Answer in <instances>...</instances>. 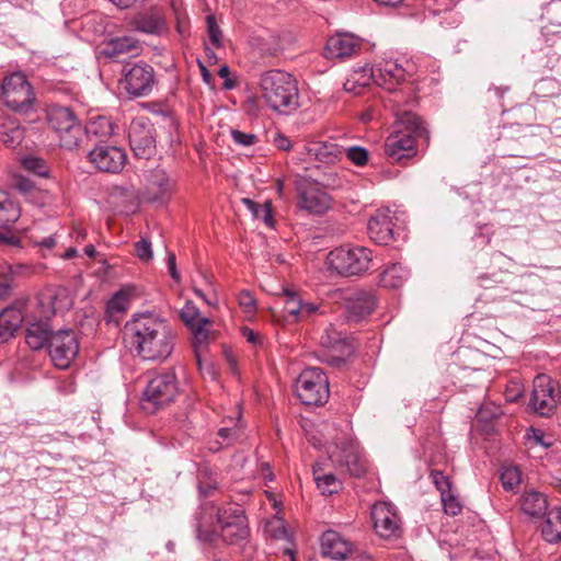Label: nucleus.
I'll list each match as a JSON object with an SVG mask.
<instances>
[{
    "mask_svg": "<svg viewBox=\"0 0 561 561\" xmlns=\"http://www.w3.org/2000/svg\"><path fill=\"white\" fill-rule=\"evenodd\" d=\"M127 347L145 360H165L173 352L176 335L168 321L153 312L137 313L124 327Z\"/></svg>",
    "mask_w": 561,
    "mask_h": 561,
    "instance_id": "1",
    "label": "nucleus"
},
{
    "mask_svg": "<svg viewBox=\"0 0 561 561\" xmlns=\"http://www.w3.org/2000/svg\"><path fill=\"white\" fill-rule=\"evenodd\" d=\"M209 518L216 517V525L213 522L205 520L204 517H197L196 534L201 541L215 543L220 537L227 545H241L249 535L250 529L243 510L240 506H229L216 508L210 506L207 513Z\"/></svg>",
    "mask_w": 561,
    "mask_h": 561,
    "instance_id": "2",
    "label": "nucleus"
},
{
    "mask_svg": "<svg viewBox=\"0 0 561 561\" xmlns=\"http://www.w3.org/2000/svg\"><path fill=\"white\" fill-rule=\"evenodd\" d=\"M430 135L423 121L412 111L399 115L397 129L387 138L385 153L391 162L404 164L416 154L420 145L427 146Z\"/></svg>",
    "mask_w": 561,
    "mask_h": 561,
    "instance_id": "3",
    "label": "nucleus"
},
{
    "mask_svg": "<svg viewBox=\"0 0 561 561\" xmlns=\"http://www.w3.org/2000/svg\"><path fill=\"white\" fill-rule=\"evenodd\" d=\"M259 89L263 102L274 112L289 115L300 106L297 81L284 70L272 69L262 72Z\"/></svg>",
    "mask_w": 561,
    "mask_h": 561,
    "instance_id": "4",
    "label": "nucleus"
},
{
    "mask_svg": "<svg viewBox=\"0 0 561 561\" xmlns=\"http://www.w3.org/2000/svg\"><path fill=\"white\" fill-rule=\"evenodd\" d=\"M179 394V382L174 371L167 370L150 377L140 398V408L154 414L172 403Z\"/></svg>",
    "mask_w": 561,
    "mask_h": 561,
    "instance_id": "5",
    "label": "nucleus"
},
{
    "mask_svg": "<svg viewBox=\"0 0 561 561\" xmlns=\"http://www.w3.org/2000/svg\"><path fill=\"white\" fill-rule=\"evenodd\" d=\"M373 253L360 245H342L329 252V267L340 276H359L369 270Z\"/></svg>",
    "mask_w": 561,
    "mask_h": 561,
    "instance_id": "6",
    "label": "nucleus"
},
{
    "mask_svg": "<svg viewBox=\"0 0 561 561\" xmlns=\"http://www.w3.org/2000/svg\"><path fill=\"white\" fill-rule=\"evenodd\" d=\"M295 392L306 405H323L329 397V379L319 367L304 369L295 382Z\"/></svg>",
    "mask_w": 561,
    "mask_h": 561,
    "instance_id": "7",
    "label": "nucleus"
},
{
    "mask_svg": "<svg viewBox=\"0 0 561 561\" xmlns=\"http://www.w3.org/2000/svg\"><path fill=\"white\" fill-rule=\"evenodd\" d=\"M1 98L12 111L25 114L33 108L35 93L24 73L13 72L2 81Z\"/></svg>",
    "mask_w": 561,
    "mask_h": 561,
    "instance_id": "8",
    "label": "nucleus"
},
{
    "mask_svg": "<svg viewBox=\"0 0 561 561\" xmlns=\"http://www.w3.org/2000/svg\"><path fill=\"white\" fill-rule=\"evenodd\" d=\"M49 126L58 134L59 144L66 149H73L78 146L83 127L75 113L67 106L51 105L47 110Z\"/></svg>",
    "mask_w": 561,
    "mask_h": 561,
    "instance_id": "9",
    "label": "nucleus"
},
{
    "mask_svg": "<svg viewBox=\"0 0 561 561\" xmlns=\"http://www.w3.org/2000/svg\"><path fill=\"white\" fill-rule=\"evenodd\" d=\"M123 77L121 84L131 98L149 95L157 82L153 68L146 62L127 64Z\"/></svg>",
    "mask_w": 561,
    "mask_h": 561,
    "instance_id": "10",
    "label": "nucleus"
},
{
    "mask_svg": "<svg viewBox=\"0 0 561 561\" xmlns=\"http://www.w3.org/2000/svg\"><path fill=\"white\" fill-rule=\"evenodd\" d=\"M332 462L341 469H345L355 478L363 477L367 471V460L359 449L357 442L352 438L341 440L330 453Z\"/></svg>",
    "mask_w": 561,
    "mask_h": 561,
    "instance_id": "11",
    "label": "nucleus"
},
{
    "mask_svg": "<svg viewBox=\"0 0 561 561\" xmlns=\"http://www.w3.org/2000/svg\"><path fill=\"white\" fill-rule=\"evenodd\" d=\"M128 140L135 157L149 159L156 152V129L146 116H138L128 127Z\"/></svg>",
    "mask_w": 561,
    "mask_h": 561,
    "instance_id": "12",
    "label": "nucleus"
},
{
    "mask_svg": "<svg viewBox=\"0 0 561 561\" xmlns=\"http://www.w3.org/2000/svg\"><path fill=\"white\" fill-rule=\"evenodd\" d=\"M284 318L289 323L310 322L325 313L321 302L304 299L299 294L285 289Z\"/></svg>",
    "mask_w": 561,
    "mask_h": 561,
    "instance_id": "13",
    "label": "nucleus"
},
{
    "mask_svg": "<svg viewBox=\"0 0 561 561\" xmlns=\"http://www.w3.org/2000/svg\"><path fill=\"white\" fill-rule=\"evenodd\" d=\"M48 353L54 365L66 369L79 353V341L75 331L59 330L49 339Z\"/></svg>",
    "mask_w": 561,
    "mask_h": 561,
    "instance_id": "14",
    "label": "nucleus"
},
{
    "mask_svg": "<svg viewBox=\"0 0 561 561\" xmlns=\"http://www.w3.org/2000/svg\"><path fill=\"white\" fill-rule=\"evenodd\" d=\"M554 382L547 375H538L534 379L529 405L541 416H549L557 405Z\"/></svg>",
    "mask_w": 561,
    "mask_h": 561,
    "instance_id": "15",
    "label": "nucleus"
},
{
    "mask_svg": "<svg viewBox=\"0 0 561 561\" xmlns=\"http://www.w3.org/2000/svg\"><path fill=\"white\" fill-rule=\"evenodd\" d=\"M320 345L322 346V360L331 366H340L345 363L346 358L352 354V346L345 341L343 335L332 325L324 329Z\"/></svg>",
    "mask_w": 561,
    "mask_h": 561,
    "instance_id": "16",
    "label": "nucleus"
},
{
    "mask_svg": "<svg viewBox=\"0 0 561 561\" xmlns=\"http://www.w3.org/2000/svg\"><path fill=\"white\" fill-rule=\"evenodd\" d=\"M89 161L100 171L118 173L126 163V152L116 147L105 144H98L89 151Z\"/></svg>",
    "mask_w": 561,
    "mask_h": 561,
    "instance_id": "17",
    "label": "nucleus"
},
{
    "mask_svg": "<svg viewBox=\"0 0 561 561\" xmlns=\"http://www.w3.org/2000/svg\"><path fill=\"white\" fill-rule=\"evenodd\" d=\"M413 65L408 61L403 66L398 60H383L374 67L375 83L387 91H392L411 75Z\"/></svg>",
    "mask_w": 561,
    "mask_h": 561,
    "instance_id": "18",
    "label": "nucleus"
},
{
    "mask_svg": "<svg viewBox=\"0 0 561 561\" xmlns=\"http://www.w3.org/2000/svg\"><path fill=\"white\" fill-rule=\"evenodd\" d=\"M371 518L376 533L382 538L397 537L400 534V518L394 506L388 502H378L371 508Z\"/></svg>",
    "mask_w": 561,
    "mask_h": 561,
    "instance_id": "19",
    "label": "nucleus"
},
{
    "mask_svg": "<svg viewBox=\"0 0 561 561\" xmlns=\"http://www.w3.org/2000/svg\"><path fill=\"white\" fill-rule=\"evenodd\" d=\"M394 216L389 209H378L369 219L367 230L370 239L382 245H388L396 239Z\"/></svg>",
    "mask_w": 561,
    "mask_h": 561,
    "instance_id": "20",
    "label": "nucleus"
},
{
    "mask_svg": "<svg viewBox=\"0 0 561 561\" xmlns=\"http://www.w3.org/2000/svg\"><path fill=\"white\" fill-rule=\"evenodd\" d=\"M363 46L359 37L351 33H336L328 38L325 56L331 59H345L356 55Z\"/></svg>",
    "mask_w": 561,
    "mask_h": 561,
    "instance_id": "21",
    "label": "nucleus"
},
{
    "mask_svg": "<svg viewBox=\"0 0 561 561\" xmlns=\"http://www.w3.org/2000/svg\"><path fill=\"white\" fill-rule=\"evenodd\" d=\"M345 304L347 321L359 322L375 309L376 296L373 291L356 290L346 297Z\"/></svg>",
    "mask_w": 561,
    "mask_h": 561,
    "instance_id": "22",
    "label": "nucleus"
},
{
    "mask_svg": "<svg viewBox=\"0 0 561 561\" xmlns=\"http://www.w3.org/2000/svg\"><path fill=\"white\" fill-rule=\"evenodd\" d=\"M298 206L310 214H323L330 207V196L313 184L300 186Z\"/></svg>",
    "mask_w": 561,
    "mask_h": 561,
    "instance_id": "23",
    "label": "nucleus"
},
{
    "mask_svg": "<svg viewBox=\"0 0 561 561\" xmlns=\"http://www.w3.org/2000/svg\"><path fill=\"white\" fill-rule=\"evenodd\" d=\"M322 553L334 560H345L355 553L353 542L334 530L325 531L321 537Z\"/></svg>",
    "mask_w": 561,
    "mask_h": 561,
    "instance_id": "24",
    "label": "nucleus"
},
{
    "mask_svg": "<svg viewBox=\"0 0 561 561\" xmlns=\"http://www.w3.org/2000/svg\"><path fill=\"white\" fill-rule=\"evenodd\" d=\"M140 49L139 41L133 36H122L110 39L103 46L101 54L108 58H118L122 55H136Z\"/></svg>",
    "mask_w": 561,
    "mask_h": 561,
    "instance_id": "25",
    "label": "nucleus"
},
{
    "mask_svg": "<svg viewBox=\"0 0 561 561\" xmlns=\"http://www.w3.org/2000/svg\"><path fill=\"white\" fill-rule=\"evenodd\" d=\"M24 321L21 308L7 307L0 312V342H7Z\"/></svg>",
    "mask_w": 561,
    "mask_h": 561,
    "instance_id": "26",
    "label": "nucleus"
},
{
    "mask_svg": "<svg viewBox=\"0 0 561 561\" xmlns=\"http://www.w3.org/2000/svg\"><path fill=\"white\" fill-rule=\"evenodd\" d=\"M307 153L320 162L331 164L343 156V148L331 141H313L307 146Z\"/></svg>",
    "mask_w": 561,
    "mask_h": 561,
    "instance_id": "27",
    "label": "nucleus"
},
{
    "mask_svg": "<svg viewBox=\"0 0 561 561\" xmlns=\"http://www.w3.org/2000/svg\"><path fill=\"white\" fill-rule=\"evenodd\" d=\"M520 508L529 517H543L548 512L547 497L533 489L525 491L520 497Z\"/></svg>",
    "mask_w": 561,
    "mask_h": 561,
    "instance_id": "28",
    "label": "nucleus"
},
{
    "mask_svg": "<svg viewBox=\"0 0 561 561\" xmlns=\"http://www.w3.org/2000/svg\"><path fill=\"white\" fill-rule=\"evenodd\" d=\"M54 334L47 321H35L28 324L25 341L32 350L48 347L49 339Z\"/></svg>",
    "mask_w": 561,
    "mask_h": 561,
    "instance_id": "29",
    "label": "nucleus"
},
{
    "mask_svg": "<svg viewBox=\"0 0 561 561\" xmlns=\"http://www.w3.org/2000/svg\"><path fill=\"white\" fill-rule=\"evenodd\" d=\"M24 138V128L12 117H0V140L9 148H15Z\"/></svg>",
    "mask_w": 561,
    "mask_h": 561,
    "instance_id": "30",
    "label": "nucleus"
},
{
    "mask_svg": "<svg viewBox=\"0 0 561 561\" xmlns=\"http://www.w3.org/2000/svg\"><path fill=\"white\" fill-rule=\"evenodd\" d=\"M541 526V536L549 543H561V507L547 512Z\"/></svg>",
    "mask_w": 561,
    "mask_h": 561,
    "instance_id": "31",
    "label": "nucleus"
},
{
    "mask_svg": "<svg viewBox=\"0 0 561 561\" xmlns=\"http://www.w3.org/2000/svg\"><path fill=\"white\" fill-rule=\"evenodd\" d=\"M21 216L19 204L5 192H0V229H9Z\"/></svg>",
    "mask_w": 561,
    "mask_h": 561,
    "instance_id": "32",
    "label": "nucleus"
},
{
    "mask_svg": "<svg viewBox=\"0 0 561 561\" xmlns=\"http://www.w3.org/2000/svg\"><path fill=\"white\" fill-rule=\"evenodd\" d=\"M149 198L157 201L163 197L171 187L168 174L162 169H156L147 174Z\"/></svg>",
    "mask_w": 561,
    "mask_h": 561,
    "instance_id": "33",
    "label": "nucleus"
},
{
    "mask_svg": "<svg viewBox=\"0 0 561 561\" xmlns=\"http://www.w3.org/2000/svg\"><path fill=\"white\" fill-rule=\"evenodd\" d=\"M410 271L400 263L391 264L380 274V284L388 288H399L409 278Z\"/></svg>",
    "mask_w": 561,
    "mask_h": 561,
    "instance_id": "34",
    "label": "nucleus"
},
{
    "mask_svg": "<svg viewBox=\"0 0 561 561\" xmlns=\"http://www.w3.org/2000/svg\"><path fill=\"white\" fill-rule=\"evenodd\" d=\"M371 81L375 82L374 67H363L357 70H354V72L344 83V89L348 92L359 94L360 89L369 85Z\"/></svg>",
    "mask_w": 561,
    "mask_h": 561,
    "instance_id": "35",
    "label": "nucleus"
},
{
    "mask_svg": "<svg viewBox=\"0 0 561 561\" xmlns=\"http://www.w3.org/2000/svg\"><path fill=\"white\" fill-rule=\"evenodd\" d=\"M134 27L142 33L156 34L163 26V19L157 13H141L133 21Z\"/></svg>",
    "mask_w": 561,
    "mask_h": 561,
    "instance_id": "36",
    "label": "nucleus"
},
{
    "mask_svg": "<svg viewBox=\"0 0 561 561\" xmlns=\"http://www.w3.org/2000/svg\"><path fill=\"white\" fill-rule=\"evenodd\" d=\"M388 98L385 99L386 106H390L393 110L394 116L397 117L396 123L399 124V115L403 114L405 111H410L407 107L412 104L414 100L408 98L403 90H396V88L392 91H388Z\"/></svg>",
    "mask_w": 561,
    "mask_h": 561,
    "instance_id": "37",
    "label": "nucleus"
},
{
    "mask_svg": "<svg viewBox=\"0 0 561 561\" xmlns=\"http://www.w3.org/2000/svg\"><path fill=\"white\" fill-rule=\"evenodd\" d=\"M321 470L319 465L313 466L314 480L317 486L321 490L322 494H333L341 488V482L332 473L319 476L318 471Z\"/></svg>",
    "mask_w": 561,
    "mask_h": 561,
    "instance_id": "38",
    "label": "nucleus"
},
{
    "mask_svg": "<svg viewBox=\"0 0 561 561\" xmlns=\"http://www.w3.org/2000/svg\"><path fill=\"white\" fill-rule=\"evenodd\" d=\"M85 131L88 135L105 138L113 135L114 127L110 118L105 116H98L88 124Z\"/></svg>",
    "mask_w": 561,
    "mask_h": 561,
    "instance_id": "39",
    "label": "nucleus"
},
{
    "mask_svg": "<svg viewBox=\"0 0 561 561\" xmlns=\"http://www.w3.org/2000/svg\"><path fill=\"white\" fill-rule=\"evenodd\" d=\"M129 307V295L124 290H119L113 295L107 301L106 312L108 317L114 318L123 314Z\"/></svg>",
    "mask_w": 561,
    "mask_h": 561,
    "instance_id": "40",
    "label": "nucleus"
},
{
    "mask_svg": "<svg viewBox=\"0 0 561 561\" xmlns=\"http://www.w3.org/2000/svg\"><path fill=\"white\" fill-rule=\"evenodd\" d=\"M500 479L506 491H513L522 481L520 471L515 466L504 467Z\"/></svg>",
    "mask_w": 561,
    "mask_h": 561,
    "instance_id": "41",
    "label": "nucleus"
},
{
    "mask_svg": "<svg viewBox=\"0 0 561 561\" xmlns=\"http://www.w3.org/2000/svg\"><path fill=\"white\" fill-rule=\"evenodd\" d=\"M181 319L191 329L204 318L201 317L199 309L193 302L187 301L181 310Z\"/></svg>",
    "mask_w": 561,
    "mask_h": 561,
    "instance_id": "42",
    "label": "nucleus"
},
{
    "mask_svg": "<svg viewBox=\"0 0 561 561\" xmlns=\"http://www.w3.org/2000/svg\"><path fill=\"white\" fill-rule=\"evenodd\" d=\"M207 33L210 43L216 47H222V32L216 22V18L213 14L206 16Z\"/></svg>",
    "mask_w": 561,
    "mask_h": 561,
    "instance_id": "43",
    "label": "nucleus"
},
{
    "mask_svg": "<svg viewBox=\"0 0 561 561\" xmlns=\"http://www.w3.org/2000/svg\"><path fill=\"white\" fill-rule=\"evenodd\" d=\"M209 324V319H203L199 320V322L191 328L193 331L194 337H193V345L195 348L202 347L204 344H206L209 335V331L206 329V325Z\"/></svg>",
    "mask_w": 561,
    "mask_h": 561,
    "instance_id": "44",
    "label": "nucleus"
},
{
    "mask_svg": "<svg viewBox=\"0 0 561 561\" xmlns=\"http://www.w3.org/2000/svg\"><path fill=\"white\" fill-rule=\"evenodd\" d=\"M23 167L38 176L48 175V168L46 165V162L41 158L26 157L23 159Z\"/></svg>",
    "mask_w": 561,
    "mask_h": 561,
    "instance_id": "45",
    "label": "nucleus"
},
{
    "mask_svg": "<svg viewBox=\"0 0 561 561\" xmlns=\"http://www.w3.org/2000/svg\"><path fill=\"white\" fill-rule=\"evenodd\" d=\"M344 152L346 157L358 167L365 165L368 161V151L363 147L352 146L343 149V153Z\"/></svg>",
    "mask_w": 561,
    "mask_h": 561,
    "instance_id": "46",
    "label": "nucleus"
},
{
    "mask_svg": "<svg viewBox=\"0 0 561 561\" xmlns=\"http://www.w3.org/2000/svg\"><path fill=\"white\" fill-rule=\"evenodd\" d=\"M440 497L446 514L456 516L461 512L462 506L458 499L451 493V490L440 495Z\"/></svg>",
    "mask_w": 561,
    "mask_h": 561,
    "instance_id": "47",
    "label": "nucleus"
},
{
    "mask_svg": "<svg viewBox=\"0 0 561 561\" xmlns=\"http://www.w3.org/2000/svg\"><path fill=\"white\" fill-rule=\"evenodd\" d=\"M232 140L242 147H251L259 141V137L252 133H244L238 129H231L230 131Z\"/></svg>",
    "mask_w": 561,
    "mask_h": 561,
    "instance_id": "48",
    "label": "nucleus"
},
{
    "mask_svg": "<svg viewBox=\"0 0 561 561\" xmlns=\"http://www.w3.org/2000/svg\"><path fill=\"white\" fill-rule=\"evenodd\" d=\"M431 477H432L433 483L436 485L440 495H444L446 492L450 491L449 479L442 471L433 470L431 472Z\"/></svg>",
    "mask_w": 561,
    "mask_h": 561,
    "instance_id": "49",
    "label": "nucleus"
},
{
    "mask_svg": "<svg viewBox=\"0 0 561 561\" xmlns=\"http://www.w3.org/2000/svg\"><path fill=\"white\" fill-rule=\"evenodd\" d=\"M239 305L247 311V312H254L255 311V298L253 295L248 290H242L238 296Z\"/></svg>",
    "mask_w": 561,
    "mask_h": 561,
    "instance_id": "50",
    "label": "nucleus"
},
{
    "mask_svg": "<svg viewBox=\"0 0 561 561\" xmlns=\"http://www.w3.org/2000/svg\"><path fill=\"white\" fill-rule=\"evenodd\" d=\"M137 256L142 261H149L152 259L151 243L145 239H141L136 243Z\"/></svg>",
    "mask_w": 561,
    "mask_h": 561,
    "instance_id": "51",
    "label": "nucleus"
},
{
    "mask_svg": "<svg viewBox=\"0 0 561 561\" xmlns=\"http://www.w3.org/2000/svg\"><path fill=\"white\" fill-rule=\"evenodd\" d=\"M218 436L222 438L224 442H226L227 446L239 438V430L236 427H222L218 431Z\"/></svg>",
    "mask_w": 561,
    "mask_h": 561,
    "instance_id": "52",
    "label": "nucleus"
},
{
    "mask_svg": "<svg viewBox=\"0 0 561 561\" xmlns=\"http://www.w3.org/2000/svg\"><path fill=\"white\" fill-rule=\"evenodd\" d=\"M0 243L11 247H20V238L13 234L9 229L0 231Z\"/></svg>",
    "mask_w": 561,
    "mask_h": 561,
    "instance_id": "53",
    "label": "nucleus"
},
{
    "mask_svg": "<svg viewBox=\"0 0 561 561\" xmlns=\"http://www.w3.org/2000/svg\"><path fill=\"white\" fill-rule=\"evenodd\" d=\"M167 264H168V270H169L170 276L175 282H180V273L176 268L175 254L173 252L168 253Z\"/></svg>",
    "mask_w": 561,
    "mask_h": 561,
    "instance_id": "54",
    "label": "nucleus"
},
{
    "mask_svg": "<svg viewBox=\"0 0 561 561\" xmlns=\"http://www.w3.org/2000/svg\"><path fill=\"white\" fill-rule=\"evenodd\" d=\"M274 145L276 146L277 149L283 151H287L291 148L290 140L286 136L280 134L276 135V137L274 138Z\"/></svg>",
    "mask_w": 561,
    "mask_h": 561,
    "instance_id": "55",
    "label": "nucleus"
},
{
    "mask_svg": "<svg viewBox=\"0 0 561 561\" xmlns=\"http://www.w3.org/2000/svg\"><path fill=\"white\" fill-rule=\"evenodd\" d=\"M242 334L245 337V340L251 344H256L260 341V336L249 328H243Z\"/></svg>",
    "mask_w": 561,
    "mask_h": 561,
    "instance_id": "56",
    "label": "nucleus"
},
{
    "mask_svg": "<svg viewBox=\"0 0 561 561\" xmlns=\"http://www.w3.org/2000/svg\"><path fill=\"white\" fill-rule=\"evenodd\" d=\"M36 245L46 248V249H53L56 245V239L54 236H48L46 238H43L41 241H34Z\"/></svg>",
    "mask_w": 561,
    "mask_h": 561,
    "instance_id": "57",
    "label": "nucleus"
},
{
    "mask_svg": "<svg viewBox=\"0 0 561 561\" xmlns=\"http://www.w3.org/2000/svg\"><path fill=\"white\" fill-rule=\"evenodd\" d=\"M110 1L119 9H128L136 2V0H110Z\"/></svg>",
    "mask_w": 561,
    "mask_h": 561,
    "instance_id": "58",
    "label": "nucleus"
},
{
    "mask_svg": "<svg viewBox=\"0 0 561 561\" xmlns=\"http://www.w3.org/2000/svg\"><path fill=\"white\" fill-rule=\"evenodd\" d=\"M374 1L381 5L394 7V5L400 4L403 0H374Z\"/></svg>",
    "mask_w": 561,
    "mask_h": 561,
    "instance_id": "59",
    "label": "nucleus"
},
{
    "mask_svg": "<svg viewBox=\"0 0 561 561\" xmlns=\"http://www.w3.org/2000/svg\"><path fill=\"white\" fill-rule=\"evenodd\" d=\"M510 90L508 87H494L493 91L499 98H503V95Z\"/></svg>",
    "mask_w": 561,
    "mask_h": 561,
    "instance_id": "60",
    "label": "nucleus"
},
{
    "mask_svg": "<svg viewBox=\"0 0 561 561\" xmlns=\"http://www.w3.org/2000/svg\"><path fill=\"white\" fill-rule=\"evenodd\" d=\"M75 234L77 240H84L87 237V231L83 228H76Z\"/></svg>",
    "mask_w": 561,
    "mask_h": 561,
    "instance_id": "61",
    "label": "nucleus"
},
{
    "mask_svg": "<svg viewBox=\"0 0 561 561\" xmlns=\"http://www.w3.org/2000/svg\"><path fill=\"white\" fill-rule=\"evenodd\" d=\"M84 253L89 256V257H94L95 254H96V250L94 248L93 244H88L85 248H84Z\"/></svg>",
    "mask_w": 561,
    "mask_h": 561,
    "instance_id": "62",
    "label": "nucleus"
},
{
    "mask_svg": "<svg viewBox=\"0 0 561 561\" xmlns=\"http://www.w3.org/2000/svg\"><path fill=\"white\" fill-rule=\"evenodd\" d=\"M243 203L248 206L250 210H252L256 215L257 205L253 201L249 198H243Z\"/></svg>",
    "mask_w": 561,
    "mask_h": 561,
    "instance_id": "63",
    "label": "nucleus"
},
{
    "mask_svg": "<svg viewBox=\"0 0 561 561\" xmlns=\"http://www.w3.org/2000/svg\"><path fill=\"white\" fill-rule=\"evenodd\" d=\"M77 255V250L75 248H69L66 250L64 257L65 259H72Z\"/></svg>",
    "mask_w": 561,
    "mask_h": 561,
    "instance_id": "64",
    "label": "nucleus"
}]
</instances>
